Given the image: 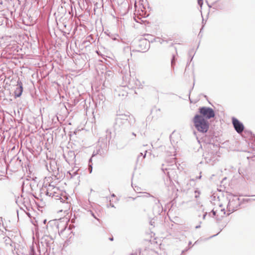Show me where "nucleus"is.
Here are the masks:
<instances>
[{
    "instance_id": "obj_1",
    "label": "nucleus",
    "mask_w": 255,
    "mask_h": 255,
    "mask_svg": "<svg viewBox=\"0 0 255 255\" xmlns=\"http://www.w3.org/2000/svg\"><path fill=\"white\" fill-rule=\"evenodd\" d=\"M135 122L134 117L131 115L121 114L117 115L114 125L115 132H119L125 128L128 125L133 126Z\"/></svg>"
},
{
    "instance_id": "obj_2",
    "label": "nucleus",
    "mask_w": 255,
    "mask_h": 255,
    "mask_svg": "<svg viewBox=\"0 0 255 255\" xmlns=\"http://www.w3.org/2000/svg\"><path fill=\"white\" fill-rule=\"evenodd\" d=\"M192 121L195 128L199 132L205 133L208 131L210 124L205 118H202L198 116V114H196Z\"/></svg>"
},
{
    "instance_id": "obj_3",
    "label": "nucleus",
    "mask_w": 255,
    "mask_h": 255,
    "mask_svg": "<svg viewBox=\"0 0 255 255\" xmlns=\"http://www.w3.org/2000/svg\"><path fill=\"white\" fill-rule=\"evenodd\" d=\"M60 223L57 220H53L49 221L46 226V229L49 236H54L57 233L59 235L62 234L63 232L66 230V225L63 226V228L59 230Z\"/></svg>"
},
{
    "instance_id": "obj_4",
    "label": "nucleus",
    "mask_w": 255,
    "mask_h": 255,
    "mask_svg": "<svg viewBox=\"0 0 255 255\" xmlns=\"http://www.w3.org/2000/svg\"><path fill=\"white\" fill-rule=\"evenodd\" d=\"M198 116L202 118H205L207 120L215 117V112L214 110L208 107H200L198 109Z\"/></svg>"
},
{
    "instance_id": "obj_5",
    "label": "nucleus",
    "mask_w": 255,
    "mask_h": 255,
    "mask_svg": "<svg viewBox=\"0 0 255 255\" xmlns=\"http://www.w3.org/2000/svg\"><path fill=\"white\" fill-rule=\"evenodd\" d=\"M136 47L135 51L144 52L148 50L150 47L149 41H147L145 38H141L137 42H134Z\"/></svg>"
},
{
    "instance_id": "obj_6",
    "label": "nucleus",
    "mask_w": 255,
    "mask_h": 255,
    "mask_svg": "<svg viewBox=\"0 0 255 255\" xmlns=\"http://www.w3.org/2000/svg\"><path fill=\"white\" fill-rule=\"evenodd\" d=\"M53 243V238L51 236H44L40 240V244L46 252L50 251L51 245Z\"/></svg>"
},
{
    "instance_id": "obj_7",
    "label": "nucleus",
    "mask_w": 255,
    "mask_h": 255,
    "mask_svg": "<svg viewBox=\"0 0 255 255\" xmlns=\"http://www.w3.org/2000/svg\"><path fill=\"white\" fill-rule=\"evenodd\" d=\"M232 121L236 131L239 133L242 132L244 129L243 124L235 117L232 118Z\"/></svg>"
},
{
    "instance_id": "obj_8",
    "label": "nucleus",
    "mask_w": 255,
    "mask_h": 255,
    "mask_svg": "<svg viewBox=\"0 0 255 255\" xmlns=\"http://www.w3.org/2000/svg\"><path fill=\"white\" fill-rule=\"evenodd\" d=\"M65 160L69 164H74L76 161V154L74 151L68 150L66 155H64Z\"/></svg>"
},
{
    "instance_id": "obj_9",
    "label": "nucleus",
    "mask_w": 255,
    "mask_h": 255,
    "mask_svg": "<svg viewBox=\"0 0 255 255\" xmlns=\"http://www.w3.org/2000/svg\"><path fill=\"white\" fill-rule=\"evenodd\" d=\"M15 202L17 205H19L20 203H21L28 210V207L30 205V201L28 197L21 195L20 197H18L17 199H15Z\"/></svg>"
},
{
    "instance_id": "obj_10",
    "label": "nucleus",
    "mask_w": 255,
    "mask_h": 255,
    "mask_svg": "<svg viewBox=\"0 0 255 255\" xmlns=\"http://www.w3.org/2000/svg\"><path fill=\"white\" fill-rule=\"evenodd\" d=\"M16 83V88L14 92V96L15 98L20 97L21 96L23 91L22 83L19 79L17 80Z\"/></svg>"
},
{
    "instance_id": "obj_11",
    "label": "nucleus",
    "mask_w": 255,
    "mask_h": 255,
    "mask_svg": "<svg viewBox=\"0 0 255 255\" xmlns=\"http://www.w3.org/2000/svg\"><path fill=\"white\" fill-rule=\"evenodd\" d=\"M102 140H103L102 141V145H100L101 148L97 150V153L100 155L103 156L106 154L107 150V144L105 139H103Z\"/></svg>"
},
{
    "instance_id": "obj_12",
    "label": "nucleus",
    "mask_w": 255,
    "mask_h": 255,
    "mask_svg": "<svg viewBox=\"0 0 255 255\" xmlns=\"http://www.w3.org/2000/svg\"><path fill=\"white\" fill-rule=\"evenodd\" d=\"M53 189V185L49 184L48 186L44 187L41 190L45 193L46 195L50 197L53 192H54Z\"/></svg>"
},
{
    "instance_id": "obj_13",
    "label": "nucleus",
    "mask_w": 255,
    "mask_h": 255,
    "mask_svg": "<svg viewBox=\"0 0 255 255\" xmlns=\"http://www.w3.org/2000/svg\"><path fill=\"white\" fill-rule=\"evenodd\" d=\"M134 82V86L135 88H141L142 85L140 83V82L138 79H135V80H133V81H131L129 82L130 84H132L131 83Z\"/></svg>"
},
{
    "instance_id": "obj_14",
    "label": "nucleus",
    "mask_w": 255,
    "mask_h": 255,
    "mask_svg": "<svg viewBox=\"0 0 255 255\" xmlns=\"http://www.w3.org/2000/svg\"><path fill=\"white\" fill-rule=\"evenodd\" d=\"M59 192H60L59 190V191H54V192H53V193H52V195H51L50 197H54L56 199H58V198H57V197H59V199H61Z\"/></svg>"
},
{
    "instance_id": "obj_15",
    "label": "nucleus",
    "mask_w": 255,
    "mask_h": 255,
    "mask_svg": "<svg viewBox=\"0 0 255 255\" xmlns=\"http://www.w3.org/2000/svg\"><path fill=\"white\" fill-rule=\"evenodd\" d=\"M194 54L195 53L194 49H191L189 51L188 55L189 57L190 58V61H192V60L193 59Z\"/></svg>"
},
{
    "instance_id": "obj_16",
    "label": "nucleus",
    "mask_w": 255,
    "mask_h": 255,
    "mask_svg": "<svg viewBox=\"0 0 255 255\" xmlns=\"http://www.w3.org/2000/svg\"><path fill=\"white\" fill-rule=\"evenodd\" d=\"M92 157H91L89 160V167L88 170L90 173H91L92 172Z\"/></svg>"
},
{
    "instance_id": "obj_17",
    "label": "nucleus",
    "mask_w": 255,
    "mask_h": 255,
    "mask_svg": "<svg viewBox=\"0 0 255 255\" xmlns=\"http://www.w3.org/2000/svg\"><path fill=\"white\" fill-rule=\"evenodd\" d=\"M175 61H176L175 55H173L172 59H171V67L172 68H174V66L175 65Z\"/></svg>"
},
{
    "instance_id": "obj_18",
    "label": "nucleus",
    "mask_w": 255,
    "mask_h": 255,
    "mask_svg": "<svg viewBox=\"0 0 255 255\" xmlns=\"http://www.w3.org/2000/svg\"><path fill=\"white\" fill-rule=\"evenodd\" d=\"M29 255H36L34 247L33 246H31L30 248Z\"/></svg>"
},
{
    "instance_id": "obj_19",
    "label": "nucleus",
    "mask_w": 255,
    "mask_h": 255,
    "mask_svg": "<svg viewBox=\"0 0 255 255\" xmlns=\"http://www.w3.org/2000/svg\"><path fill=\"white\" fill-rule=\"evenodd\" d=\"M106 133H107V135H106V139H109V141H110V140L111 139V131L110 129H107L106 130Z\"/></svg>"
},
{
    "instance_id": "obj_20",
    "label": "nucleus",
    "mask_w": 255,
    "mask_h": 255,
    "mask_svg": "<svg viewBox=\"0 0 255 255\" xmlns=\"http://www.w3.org/2000/svg\"><path fill=\"white\" fill-rule=\"evenodd\" d=\"M77 172H78V170L76 171H73L72 173H71L70 171H68L67 172V173L69 174V175L71 176V178H72V177H74L75 176H76L78 174Z\"/></svg>"
},
{
    "instance_id": "obj_21",
    "label": "nucleus",
    "mask_w": 255,
    "mask_h": 255,
    "mask_svg": "<svg viewBox=\"0 0 255 255\" xmlns=\"http://www.w3.org/2000/svg\"><path fill=\"white\" fill-rule=\"evenodd\" d=\"M201 177H202L201 172H200L199 173V176H196L195 178L191 179L190 180L194 181H195L196 180L200 179L201 178Z\"/></svg>"
},
{
    "instance_id": "obj_22",
    "label": "nucleus",
    "mask_w": 255,
    "mask_h": 255,
    "mask_svg": "<svg viewBox=\"0 0 255 255\" xmlns=\"http://www.w3.org/2000/svg\"><path fill=\"white\" fill-rule=\"evenodd\" d=\"M202 27L200 29V32H199V35H200V34L201 33L202 31L203 30V28H204V25L205 24V21H204V19L203 18L202 19Z\"/></svg>"
},
{
    "instance_id": "obj_23",
    "label": "nucleus",
    "mask_w": 255,
    "mask_h": 255,
    "mask_svg": "<svg viewBox=\"0 0 255 255\" xmlns=\"http://www.w3.org/2000/svg\"><path fill=\"white\" fill-rule=\"evenodd\" d=\"M153 198H154V202L155 204L157 205L158 206L160 204L159 200L158 199H155L154 197H153Z\"/></svg>"
},
{
    "instance_id": "obj_24",
    "label": "nucleus",
    "mask_w": 255,
    "mask_h": 255,
    "mask_svg": "<svg viewBox=\"0 0 255 255\" xmlns=\"http://www.w3.org/2000/svg\"><path fill=\"white\" fill-rule=\"evenodd\" d=\"M143 159H142V157H141L140 156H137L136 162V163H138L140 161H141Z\"/></svg>"
},
{
    "instance_id": "obj_25",
    "label": "nucleus",
    "mask_w": 255,
    "mask_h": 255,
    "mask_svg": "<svg viewBox=\"0 0 255 255\" xmlns=\"http://www.w3.org/2000/svg\"><path fill=\"white\" fill-rule=\"evenodd\" d=\"M198 4L199 5H200L201 7H202V5L203 4V0H198Z\"/></svg>"
},
{
    "instance_id": "obj_26",
    "label": "nucleus",
    "mask_w": 255,
    "mask_h": 255,
    "mask_svg": "<svg viewBox=\"0 0 255 255\" xmlns=\"http://www.w3.org/2000/svg\"><path fill=\"white\" fill-rule=\"evenodd\" d=\"M157 37L156 38H153L151 39L150 40L148 39L147 41H149L150 42L153 43V42H156Z\"/></svg>"
},
{
    "instance_id": "obj_27",
    "label": "nucleus",
    "mask_w": 255,
    "mask_h": 255,
    "mask_svg": "<svg viewBox=\"0 0 255 255\" xmlns=\"http://www.w3.org/2000/svg\"><path fill=\"white\" fill-rule=\"evenodd\" d=\"M164 40L163 39H160V38L157 37L156 42H159L160 44H162Z\"/></svg>"
},
{
    "instance_id": "obj_28",
    "label": "nucleus",
    "mask_w": 255,
    "mask_h": 255,
    "mask_svg": "<svg viewBox=\"0 0 255 255\" xmlns=\"http://www.w3.org/2000/svg\"><path fill=\"white\" fill-rule=\"evenodd\" d=\"M230 206H231V202H230V203L228 204V206H227V208L229 209V211H231V208H230ZM235 210V209H232V212H234Z\"/></svg>"
},
{
    "instance_id": "obj_29",
    "label": "nucleus",
    "mask_w": 255,
    "mask_h": 255,
    "mask_svg": "<svg viewBox=\"0 0 255 255\" xmlns=\"http://www.w3.org/2000/svg\"><path fill=\"white\" fill-rule=\"evenodd\" d=\"M139 253L140 254V250H138L137 251H136L135 253H132L130 254V255H137V253Z\"/></svg>"
},
{
    "instance_id": "obj_30",
    "label": "nucleus",
    "mask_w": 255,
    "mask_h": 255,
    "mask_svg": "<svg viewBox=\"0 0 255 255\" xmlns=\"http://www.w3.org/2000/svg\"><path fill=\"white\" fill-rule=\"evenodd\" d=\"M211 213L213 214V216H215L216 215V212L215 211H214V210H212ZM210 215H211V213H209V216H210Z\"/></svg>"
},
{
    "instance_id": "obj_31",
    "label": "nucleus",
    "mask_w": 255,
    "mask_h": 255,
    "mask_svg": "<svg viewBox=\"0 0 255 255\" xmlns=\"http://www.w3.org/2000/svg\"><path fill=\"white\" fill-rule=\"evenodd\" d=\"M173 132H172V133L170 135V141L172 143V141L174 142V140H173L172 138H173Z\"/></svg>"
},
{
    "instance_id": "obj_32",
    "label": "nucleus",
    "mask_w": 255,
    "mask_h": 255,
    "mask_svg": "<svg viewBox=\"0 0 255 255\" xmlns=\"http://www.w3.org/2000/svg\"><path fill=\"white\" fill-rule=\"evenodd\" d=\"M91 214L95 219H97V220H99V219H98L96 217V216L95 215V214L93 212L91 211Z\"/></svg>"
},
{
    "instance_id": "obj_33",
    "label": "nucleus",
    "mask_w": 255,
    "mask_h": 255,
    "mask_svg": "<svg viewBox=\"0 0 255 255\" xmlns=\"http://www.w3.org/2000/svg\"><path fill=\"white\" fill-rule=\"evenodd\" d=\"M147 152V150H146L145 151H144V154H142V159H143L144 158H145L146 157V153Z\"/></svg>"
},
{
    "instance_id": "obj_34",
    "label": "nucleus",
    "mask_w": 255,
    "mask_h": 255,
    "mask_svg": "<svg viewBox=\"0 0 255 255\" xmlns=\"http://www.w3.org/2000/svg\"><path fill=\"white\" fill-rule=\"evenodd\" d=\"M53 191H59V189L53 185Z\"/></svg>"
},
{
    "instance_id": "obj_35",
    "label": "nucleus",
    "mask_w": 255,
    "mask_h": 255,
    "mask_svg": "<svg viewBox=\"0 0 255 255\" xmlns=\"http://www.w3.org/2000/svg\"><path fill=\"white\" fill-rule=\"evenodd\" d=\"M189 249H190V248H188L185 249L184 250H183L182 252V254H183L185 252L187 251Z\"/></svg>"
},
{
    "instance_id": "obj_36",
    "label": "nucleus",
    "mask_w": 255,
    "mask_h": 255,
    "mask_svg": "<svg viewBox=\"0 0 255 255\" xmlns=\"http://www.w3.org/2000/svg\"><path fill=\"white\" fill-rule=\"evenodd\" d=\"M99 96L101 97V98L100 97V99L102 101H103V99L105 98L104 97L103 95H99Z\"/></svg>"
},
{
    "instance_id": "obj_37",
    "label": "nucleus",
    "mask_w": 255,
    "mask_h": 255,
    "mask_svg": "<svg viewBox=\"0 0 255 255\" xmlns=\"http://www.w3.org/2000/svg\"><path fill=\"white\" fill-rule=\"evenodd\" d=\"M207 212H206V213H205L204 214V215H203V219H205V217H206V215H207Z\"/></svg>"
},
{
    "instance_id": "obj_38",
    "label": "nucleus",
    "mask_w": 255,
    "mask_h": 255,
    "mask_svg": "<svg viewBox=\"0 0 255 255\" xmlns=\"http://www.w3.org/2000/svg\"><path fill=\"white\" fill-rule=\"evenodd\" d=\"M154 221H152V220H151V221H150V222H149L150 225H152H152H153V224H154Z\"/></svg>"
},
{
    "instance_id": "obj_39",
    "label": "nucleus",
    "mask_w": 255,
    "mask_h": 255,
    "mask_svg": "<svg viewBox=\"0 0 255 255\" xmlns=\"http://www.w3.org/2000/svg\"><path fill=\"white\" fill-rule=\"evenodd\" d=\"M47 223V220L46 219H44L43 221V224H46Z\"/></svg>"
},
{
    "instance_id": "obj_40",
    "label": "nucleus",
    "mask_w": 255,
    "mask_h": 255,
    "mask_svg": "<svg viewBox=\"0 0 255 255\" xmlns=\"http://www.w3.org/2000/svg\"><path fill=\"white\" fill-rule=\"evenodd\" d=\"M200 227H201L200 225H197V226H195V229H199Z\"/></svg>"
},
{
    "instance_id": "obj_41",
    "label": "nucleus",
    "mask_w": 255,
    "mask_h": 255,
    "mask_svg": "<svg viewBox=\"0 0 255 255\" xmlns=\"http://www.w3.org/2000/svg\"><path fill=\"white\" fill-rule=\"evenodd\" d=\"M110 206L111 207H112V208H115L114 205L113 204H112V203L110 204Z\"/></svg>"
},
{
    "instance_id": "obj_42",
    "label": "nucleus",
    "mask_w": 255,
    "mask_h": 255,
    "mask_svg": "<svg viewBox=\"0 0 255 255\" xmlns=\"http://www.w3.org/2000/svg\"><path fill=\"white\" fill-rule=\"evenodd\" d=\"M219 233H220V232H219L218 233H217V234H216V235H214L210 237V238H213V237H214L216 236L217 235H218L219 234Z\"/></svg>"
},
{
    "instance_id": "obj_43",
    "label": "nucleus",
    "mask_w": 255,
    "mask_h": 255,
    "mask_svg": "<svg viewBox=\"0 0 255 255\" xmlns=\"http://www.w3.org/2000/svg\"><path fill=\"white\" fill-rule=\"evenodd\" d=\"M143 153L142 152H140L138 156H140L141 157H142Z\"/></svg>"
},
{
    "instance_id": "obj_44",
    "label": "nucleus",
    "mask_w": 255,
    "mask_h": 255,
    "mask_svg": "<svg viewBox=\"0 0 255 255\" xmlns=\"http://www.w3.org/2000/svg\"><path fill=\"white\" fill-rule=\"evenodd\" d=\"M109 240H110V241H113V240H114V238H113V237H111V238H109Z\"/></svg>"
},
{
    "instance_id": "obj_45",
    "label": "nucleus",
    "mask_w": 255,
    "mask_h": 255,
    "mask_svg": "<svg viewBox=\"0 0 255 255\" xmlns=\"http://www.w3.org/2000/svg\"><path fill=\"white\" fill-rule=\"evenodd\" d=\"M192 244V242L191 241H189L188 243V246H190Z\"/></svg>"
},
{
    "instance_id": "obj_46",
    "label": "nucleus",
    "mask_w": 255,
    "mask_h": 255,
    "mask_svg": "<svg viewBox=\"0 0 255 255\" xmlns=\"http://www.w3.org/2000/svg\"><path fill=\"white\" fill-rule=\"evenodd\" d=\"M111 196H112V197H115V195L114 193H113V194H112L111 195Z\"/></svg>"
},
{
    "instance_id": "obj_47",
    "label": "nucleus",
    "mask_w": 255,
    "mask_h": 255,
    "mask_svg": "<svg viewBox=\"0 0 255 255\" xmlns=\"http://www.w3.org/2000/svg\"><path fill=\"white\" fill-rule=\"evenodd\" d=\"M132 134L134 136H136V134H135L134 132H132Z\"/></svg>"
},
{
    "instance_id": "obj_48",
    "label": "nucleus",
    "mask_w": 255,
    "mask_h": 255,
    "mask_svg": "<svg viewBox=\"0 0 255 255\" xmlns=\"http://www.w3.org/2000/svg\"><path fill=\"white\" fill-rule=\"evenodd\" d=\"M221 211H224V214H225V209H222Z\"/></svg>"
},
{
    "instance_id": "obj_49",
    "label": "nucleus",
    "mask_w": 255,
    "mask_h": 255,
    "mask_svg": "<svg viewBox=\"0 0 255 255\" xmlns=\"http://www.w3.org/2000/svg\"><path fill=\"white\" fill-rule=\"evenodd\" d=\"M27 215L28 216H30V213H27Z\"/></svg>"
},
{
    "instance_id": "obj_50",
    "label": "nucleus",
    "mask_w": 255,
    "mask_h": 255,
    "mask_svg": "<svg viewBox=\"0 0 255 255\" xmlns=\"http://www.w3.org/2000/svg\"><path fill=\"white\" fill-rule=\"evenodd\" d=\"M198 196L197 195H195V198H197Z\"/></svg>"
},
{
    "instance_id": "obj_51",
    "label": "nucleus",
    "mask_w": 255,
    "mask_h": 255,
    "mask_svg": "<svg viewBox=\"0 0 255 255\" xmlns=\"http://www.w3.org/2000/svg\"><path fill=\"white\" fill-rule=\"evenodd\" d=\"M175 51H176V52L177 53V49L176 48H175Z\"/></svg>"
},
{
    "instance_id": "obj_52",
    "label": "nucleus",
    "mask_w": 255,
    "mask_h": 255,
    "mask_svg": "<svg viewBox=\"0 0 255 255\" xmlns=\"http://www.w3.org/2000/svg\"><path fill=\"white\" fill-rule=\"evenodd\" d=\"M252 196H255V195H253Z\"/></svg>"
},
{
    "instance_id": "obj_53",
    "label": "nucleus",
    "mask_w": 255,
    "mask_h": 255,
    "mask_svg": "<svg viewBox=\"0 0 255 255\" xmlns=\"http://www.w3.org/2000/svg\"><path fill=\"white\" fill-rule=\"evenodd\" d=\"M255 200V199H254Z\"/></svg>"
}]
</instances>
